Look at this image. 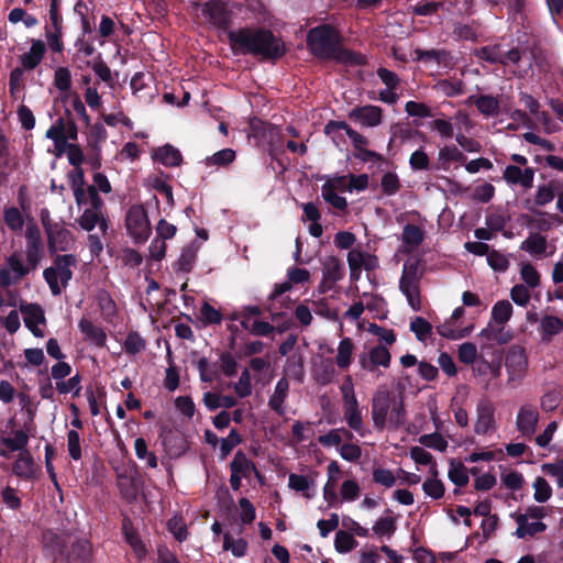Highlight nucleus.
Segmentation results:
<instances>
[{"mask_svg":"<svg viewBox=\"0 0 563 563\" xmlns=\"http://www.w3.org/2000/svg\"><path fill=\"white\" fill-rule=\"evenodd\" d=\"M228 37L232 49L242 54L278 58L285 53L282 40L267 30L244 27L230 31Z\"/></svg>","mask_w":563,"mask_h":563,"instance_id":"obj_1","label":"nucleus"},{"mask_svg":"<svg viewBox=\"0 0 563 563\" xmlns=\"http://www.w3.org/2000/svg\"><path fill=\"white\" fill-rule=\"evenodd\" d=\"M310 52L320 58L335 59L351 64H362L363 57L341 47L340 35L330 25L311 29L307 35Z\"/></svg>","mask_w":563,"mask_h":563,"instance_id":"obj_2","label":"nucleus"},{"mask_svg":"<svg viewBox=\"0 0 563 563\" xmlns=\"http://www.w3.org/2000/svg\"><path fill=\"white\" fill-rule=\"evenodd\" d=\"M372 420L377 430L400 428L406 420L402 400L391 397L387 390H378L372 402Z\"/></svg>","mask_w":563,"mask_h":563,"instance_id":"obj_3","label":"nucleus"},{"mask_svg":"<svg viewBox=\"0 0 563 563\" xmlns=\"http://www.w3.org/2000/svg\"><path fill=\"white\" fill-rule=\"evenodd\" d=\"M77 265V258L73 254L57 255L53 264L43 272L51 292L58 296L67 287L73 278V271Z\"/></svg>","mask_w":563,"mask_h":563,"instance_id":"obj_4","label":"nucleus"},{"mask_svg":"<svg viewBox=\"0 0 563 563\" xmlns=\"http://www.w3.org/2000/svg\"><path fill=\"white\" fill-rule=\"evenodd\" d=\"M422 275L423 269L420 266L419 260L409 258L404 263L399 289L415 311L421 309L420 280Z\"/></svg>","mask_w":563,"mask_h":563,"instance_id":"obj_5","label":"nucleus"},{"mask_svg":"<svg viewBox=\"0 0 563 563\" xmlns=\"http://www.w3.org/2000/svg\"><path fill=\"white\" fill-rule=\"evenodd\" d=\"M197 16L210 27L225 30L232 21L229 3L222 0H210L198 8Z\"/></svg>","mask_w":563,"mask_h":563,"instance_id":"obj_6","label":"nucleus"},{"mask_svg":"<svg viewBox=\"0 0 563 563\" xmlns=\"http://www.w3.org/2000/svg\"><path fill=\"white\" fill-rule=\"evenodd\" d=\"M125 229L134 243H145L152 227L146 210L141 205L131 206L125 214Z\"/></svg>","mask_w":563,"mask_h":563,"instance_id":"obj_7","label":"nucleus"},{"mask_svg":"<svg viewBox=\"0 0 563 563\" xmlns=\"http://www.w3.org/2000/svg\"><path fill=\"white\" fill-rule=\"evenodd\" d=\"M508 384L511 387L518 386L525 378L528 369V358L522 346L512 345L506 354L505 361Z\"/></svg>","mask_w":563,"mask_h":563,"instance_id":"obj_8","label":"nucleus"},{"mask_svg":"<svg viewBox=\"0 0 563 563\" xmlns=\"http://www.w3.org/2000/svg\"><path fill=\"white\" fill-rule=\"evenodd\" d=\"M84 173L81 169L76 172L73 179V191L75 201L79 209L103 207V201L99 197L95 186H86L84 184Z\"/></svg>","mask_w":563,"mask_h":563,"instance_id":"obj_9","label":"nucleus"},{"mask_svg":"<svg viewBox=\"0 0 563 563\" xmlns=\"http://www.w3.org/2000/svg\"><path fill=\"white\" fill-rule=\"evenodd\" d=\"M347 264L351 277L357 279L362 269H375L378 266V260L375 255L362 251L361 249H352L347 254Z\"/></svg>","mask_w":563,"mask_h":563,"instance_id":"obj_10","label":"nucleus"},{"mask_svg":"<svg viewBox=\"0 0 563 563\" xmlns=\"http://www.w3.org/2000/svg\"><path fill=\"white\" fill-rule=\"evenodd\" d=\"M20 311L25 327L37 338L44 336L42 325L45 324L43 308L37 303H21Z\"/></svg>","mask_w":563,"mask_h":563,"instance_id":"obj_11","label":"nucleus"},{"mask_svg":"<svg viewBox=\"0 0 563 563\" xmlns=\"http://www.w3.org/2000/svg\"><path fill=\"white\" fill-rule=\"evenodd\" d=\"M495 408L489 401L482 400L476 408L474 431L476 434L486 435L495 432Z\"/></svg>","mask_w":563,"mask_h":563,"instance_id":"obj_12","label":"nucleus"},{"mask_svg":"<svg viewBox=\"0 0 563 563\" xmlns=\"http://www.w3.org/2000/svg\"><path fill=\"white\" fill-rule=\"evenodd\" d=\"M539 421V411L534 405L525 404L519 408L516 418L517 430L525 437H531Z\"/></svg>","mask_w":563,"mask_h":563,"instance_id":"obj_13","label":"nucleus"},{"mask_svg":"<svg viewBox=\"0 0 563 563\" xmlns=\"http://www.w3.org/2000/svg\"><path fill=\"white\" fill-rule=\"evenodd\" d=\"M26 238V260L32 268L40 263L43 254L41 231L37 225H29L25 233Z\"/></svg>","mask_w":563,"mask_h":563,"instance_id":"obj_14","label":"nucleus"},{"mask_svg":"<svg viewBox=\"0 0 563 563\" xmlns=\"http://www.w3.org/2000/svg\"><path fill=\"white\" fill-rule=\"evenodd\" d=\"M349 117L363 126L374 128L382 123L383 111L377 106L366 104L353 108Z\"/></svg>","mask_w":563,"mask_h":563,"instance_id":"obj_15","label":"nucleus"},{"mask_svg":"<svg viewBox=\"0 0 563 563\" xmlns=\"http://www.w3.org/2000/svg\"><path fill=\"white\" fill-rule=\"evenodd\" d=\"M332 128L341 129V130L345 131L346 135L352 141L354 147L362 153V155H361L362 159L365 161V159L373 158L376 156V154L374 152L366 150V146L368 145V140L365 136H363L362 134H360L358 132H356L355 130H353L352 128H350L349 124H346L345 122H333L332 121V122L328 123L325 126L327 132Z\"/></svg>","mask_w":563,"mask_h":563,"instance_id":"obj_16","label":"nucleus"},{"mask_svg":"<svg viewBox=\"0 0 563 563\" xmlns=\"http://www.w3.org/2000/svg\"><path fill=\"white\" fill-rule=\"evenodd\" d=\"M48 247L52 253L67 251L74 244V238L69 230L63 227H52L47 230Z\"/></svg>","mask_w":563,"mask_h":563,"instance_id":"obj_17","label":"nucleus"},{"mask_svg":"<svg viewBox=\"0 0 563 563\" xmlns=\"http://www.w3.org/2000/svg\"><path fill=\"white\" fill-rule=\"evenodd\" d=\"M503 177L510 185L518 184L521 187L528 189L532 187L534 169L531 167H526L522 169L516 165H508L504 170Z\"/></svg>","mask_w":563,"mask_h":563,"instance_id":"obj_18","label":"nucleus"},{"mask_svg":"<svg viewBox=\"0 0 563 563\" xmlns=\"http://www.w3.org/2000/svg\"><path fill=\"white\" fill-rule=\"evenodd\" d=\"M82 210V214L78 219L80 228L89 232L98 225L99 229L106 233L108 221L103 217L102 207L85 208Z\"/></svg>","mask_w":563,"mask_h":563,"instance_id":"obj_19","label":"nucleus"},{"mask_svg":"<svg viewBox=\"0 0 563 563\" xmlns=\"http://www.w3.org/2000/svg\"><path fill=\"white\" fill-rule=\"evenodd\" d=\"M79 331L81 332L84 340L95 344L98 347H103L107 341V334L104 330L93 323L90 319L82 317L78 322Z\"/></svg>","mask_w":563,"mask_h":563,"instance_id":"obj_20","label":"nucleus"},{"mask_svg":"<svg viewBox=\"0 0 563 563\" xmlns=\"http://www.w3.org/2000/svg\"><path fill=\"white\" fill-rule=\"evenodd\" d=\"M343 277V265L335 256H327L322 261V286L331 288Z\"/></svg>","mask_w":563,"mask_h":563,"instance_id":"obj_21","label":"nucleus"},{"mask_svg":"<svg viewBox=\"0 0 563 563\" xmlns=\"http://www.w3.org/2000/svg\"><path fill=\"white\" fill-rule=\"evenodd\" d=\"M231 473L244 478L249 479L252 474H254L260 481H262V475L257 471L255 464L242 452H238L233 460L230 463Z\"/></svg>","mask_w":563,"mask_h":563,"instance_id":"obj_22","label":"nucleus"},{"mask_svg":"<svg viewBox=\"0 0 563 563\" xmlns=\"http://www.w3.org/2000/svg\"><path fill=\"white\" fill-rule=\"evenodd\" d=\"M289 393V382L287 378H280L274 388L273 394L269 396L268 406L279 416L286 413V400Z\"/></svg>","mask_w":563,"mask_h":563,"instance_id":"obj_23","label":"nucleus"},{"mask_svg":"<svg viewBox=\"0 0 563 563\" xmlns=\"http://www.w3.org/2000/svg\"><path fill=\"white\" fill-rule=\"evenodd\" d=\"M361 366L366 371H374L376 366L388 367L390 364V353L387 347L378 345L373 347L368 356L360 360Z\"/></svg>","mask_w":563,"mask_h":563,"instance_id":"obj_24","label":"nucleus"},{"mask_svg":"<svg viewBox=\"0 0 563 563\" xmlns=\"http://www.w3.org/2000/svg\"><path fill=\"white\" fill-rule=\"evenodd\" d=\"M473 329L474 325L472 324L462 328L457 321H453V319L450 317L448 320L437 327V332L445 339L460 340L468 336Z\"/></svg>","mask_w":563,"mask_h":563,"instance_id":"obj_25","label":"nucleus"},{"mask_svg":"<svg viewBox=\"0 0 563 563\" xmlns=\"http://www.w3.org/2000/svg\"><path fill=\"white\" fill-rule=\"evenodd\" d=\"M122 531L125 538V541L130 544L132 548L135 556L137 560L145 559L147 554V549L143 541L140 539L137 532L132 526V522L130 519H124L122 522Z\"/></svg>","mask_w":563,"mask_h":563,"instance_id":"obj_26","label":"nucleus"},{"mask_svg":"<svg viewBox=\"0 0 563 563\" xmlns=\"http://www.w3.org/2000/svg\"><path fill=\"white\" fill-rule=\"evenodd\" d=\"M467 104H475L484 117H496L499 113V101L490 95L471 96Z\"/></svg>","mask_w":563,"mask_h":563,"instance_id":"obj_27","label":"nucleus"},{"mask_svg":"<svg viewBox=\"0 0 563 563\" xmlns=\"http://www.w3.org/2000/svg\"><path fill=\"white\" fill-rule=\"evenodd\" d=\"M548 249V240L540 233H530L528 238L521 242L520 250L529 253L534 257H545Z\"/></svg>","mask_w":563,"mask_h":563,"instance_id":"obj_28","label":"nucleus"},{"mask_svg":"<svg viewBox=\"0 0 563 563\" xmlns=\"http://www.w3.org/2000/svg\"><path fill=\"white\" fill-rule=\"evenodd\" d=\"M343 417L347 426L357 432L360 435H364L362 413L358 408V401H350L343 404Z\"/></svg>","mask_w":563,"mask_h":563,"instance_id":"obj_29","label":"nucleus"},{"mask_svg":"<svg viewBox=\"0 0 563 563\" xmlns=\"http://www.w3.org/2000/svg\"><path fill=\"white\" fill-rule=\"evenodd\" d=\"M479 336L488 342H495L497 344H505L512 339L511 333L505 330V324H497L492 320L484 329H482Z\"/></svg>","mask_w":563,"mask_h":563,"instance_id":"obj_30","label":"nucleus"},{"mask_svg":"<svg viewBox=\"0 0 563 563\" xmlns=\"http://www.w3.org/2000/svg\"><path fill=\"white\" fill-rule=\"evenodd\" d=\"M45 44L41 40H32L29 52L21 56V64L25 69H34L43 59L45 54Z\"/></svg>","mask_w":563,"mask_h":563,"instance_id":"obj_31","label":"nucleus"},{"mask_svg":"<svg viewBox=\"0 0 563 563\" xmlns=\"http://www.w3.org/2000/svg\"><path fill=\"white\" fill-rule=\"evenodd\" d=\"M152 157L168 167H176L183 161L180 152L169 144L155 148Z\"/></svg>","mask_w":563,"mask_h":563,"instance_id":"obj_32","label":"nucleus"},{"mask_svg":"<svg viewBox=\"0 0 563 563\" xmlns=\"http://www.w3.org/2000/svg\"><path fill=\"white\" fill-rule=\"evenodd\" d=\"M424 239L423 230L415 224L405 225L401 233L402 251L411 252L417 249Z\"/></svg>","mask_w":563,"mask_h":563,"instance_id":"obj_33","label":"nucleus"},{"mask_svg":"<svg viewBox=\"0 0 563 563\" xmlns=\"http://www.w3.org/2000/svg\"><path fill=\"white\" fill-rule=\"evenodd\" d=\"M46 136L54 142V154L60 156L66 150L65 120H56L46 132Z\"/></svg>","mask_w":563,"mask_h":563,"instance_id":"obj_34","label":"nucleus"},{"mask_svg":"<svg viewBox=\"0 0 563 563\" xmlns=\"http://www.w3.org/2000/svg\"><path fill=\"white\" fill-rule=\"evenodd\" d=\"M517 530L515 534L519 539H523L526 537H534L538 533L545 531L547 525L542 521H536L528 519L526 517L516 516Z\"/></svg>","mask_w":563,"mask_h":563,"instance_id":"obj_35","label":"nucleus"},{"mask_svg":"<svg viewBox=\"0 0 563 563\" xmlns=\"http://www.w3.org/2000/svg\"><path fill=\"white\" fill-rule=\"evenodd\" d=\"M563 331V319L556 316H543L539 324V333L543 341H551V339Z\"/></svg>","mask_w":563,"mask_h":563,"instance_id":"obj_36","label":"nucleus"},{"mask_svg":"<svg viewBox=\"0 0 563 563\" xmlns=\"http://www.w3.org/2000/svg\"><path fill=\"white\" fill-rule=\"evenodd\" d=\"M412 59L417 62H422L426 65L437 64L444 65L449 64V54L445 51L439 49H429L424 51L421 48H416L412 53Z\"/></svg>","mask_w":563,"mask_h":563,"instance_id":"obj_37","label":"nucleus"},{"mask_svg":"<svg viewBox=\"0 0 563 563\" xmlns=\"http://www.w3.org/2000/svg\"><path fill=\"white\" fill-rule=\"evenodd\" d=\"M13 473L21 478H31L34 476V463L29 451L19 454L12 466Z\"/></svg>","mask_w":563,"mask_h":563,"instance_id":"obj_38","label":"nucleus"},{"mask_svg":"<svg viewBox=\"0 0 563 563\" xmlns=\"http://www.w3.org/2000/svg\"><path fill=\"white\" fill-rule=\"evenodd\" d=\"M353 438V433L345 428H338L330 430L327 434L320 435L318 441L321 445L325 448L330 446H341L344 440H351Z\"/></svg>","mask_w":563,"mask_h":563,"instance_id":"obj_39","label":"nucleus"},{"mask_svg":"<svg viewBox=\"0 0 563 563\" xmlns=\"http://www.w3.org/2000/svg\"><path fill=\"white\" fill-rule=\"evenodd\" d=\"M519 274L523 285L530 287L531 289H536L540 286L541 275L536 266L530 262L525 261L519 263Z\"/></svg>","mask_w":563,"mask_h":563,"instance_id":"obj_40","label":"nucleus"},{"mask_svg":"<svg viewBox=\"0 0 563 563\" xmlns=\"http://www.w3.org/2000/svg\"><path fill=\"white\" fill-rule=\"evenodd\" d=\"M118 488L125 500L131 503L136 499L139 488L132 475L120 474L118 476Z\"/></svg>","mask_w":563,"mask_h":563,"instance_id":"obj_41","label":"nucleus"},{"mask_svg":"<svg viewBox=\"0 0 563 563\" xmlns=\"http://www.w3.org/2000/svg\"><path fill=\"white\" fill-rule=\"evenodd\" d=\"M438 159L441 168L446 170L452 163L464 162L465 156L455 145H445L440 148Z\"/></svg>","mask_w":563,"mask_h":563,"instance_id":"obj_42","label":"nucleus"},{"mask_svg":"<svg viewBox=\"0 0 563 563\" xmlns=\"http://www.w3.org/2000/svg\"><path fill=\"white\" fill-rule=\"evenodd\" d=\"M481 56L487 60L499 62L504 65L517 64L521 58L520 52L516 48L509 51L505 55H500L498 52L492 48H484Z\"/></svg>","mask_w":563,"mask_h":563,"instance_id":"obj_43","label":"nucleus"},{"mask_svg":"<svg viewBox=\"0 0 563 563\" xmlns=\"http://www.w3.org/2000/svg\"><path fill=\"white\" fill-rule=\"evenodd\" d=\"M512 312V305L508 300H498L492 308L490 320L497 324H506Z\"/></svg>","mask_w":563,"mask_h":563,"instance_id":"obj_44","label":"nucleus"},{"mask_svg":"<svg viewBox=\"0 0 563 563\" xmlns=\"http://www.w3.org/2000/svg\"><path fill=\"white\" fill-rule=\"evenodd\" d=\"M354 344L350 338L340 341L335 363L340 368H347L352 362Z\"/></svg>","mask_w":563,"mask_h":563,"instance_id":"obj_45","label":"nucleus"},{"mask_svg":"<svg viewBox=\"0 0 563 563\" xmlns=\"http://www.w3.org/2000/svg\"><path fill=\"white\" fill-rule=\"evenodd\" d=\"M312 483L303 475L291 473L288 477V487L297 493H301L306 499L313 497L311 492Z\"/></svg>","mask_w":563,"mask_h":563,"instance_id":"obj_46","label":"nucleus"},{"mask_svg":"<svg viewBox=\"0 0 563 563\" xmlns=\"http://www.w3.org/2000/svg\"><path fill=\"white\" fill-rule=\"evenodd\" d=\"M29 443V432L26 430H14L11 434L3 439V444L10 451H26Z\"/></svg>","mask_w":563,"mask_h":563,"instance_id":"obj_47","label":"nucleus"},{"mask_svg":"<svg viewBox=\"0 0 563 563\" xmlns=\"http://www.w3.org/2000/svg\"><path fill=\"white\" fill-rule=\"evenodd\" d=\"M358 545L357 541L354 539L353 534L339 530L335 533L334 538V548L339 553H349L354 550Z\"/></svg>","mask_w":563,"mask_h":563,"instance_id":"obj_48","label":"nucleus"},{"mask_svg":"<svg viewBox=\"0 0 563 563\" xmlns=\"http://www.w3.org/2000/svg\"><path fill=\"white\" fill-rule=\"evenodd\" d=\"M449 478L457 486H465L468 483V471L461 462L452 461L450 463Z\"/></svg>","mask_w":563,"mask_h":563,"instance_id":"obj_49","label":"nucleus"},{"mask_svg":"<svg viewBox=\"0 0 563 563\" xmlns=\"http://www.w3.org/2000/svg\"><path fill=\"white\" fill-rule=\"evenodd\" d=\"M419 443L439 452H444L449 445L445 438L438 432L421 435L419 438Z\"/></svg>","mask_w":563,"mask_h":563,"instance_id":"obj_50","label":"nucleus"},{"mask_svg":"<svg viewBox=\"0 0 563 563\" xmlns=\"http://www.w3.org/2000/svg\"><path fill=\"white\" fill-rule=\"evenodd\" d=\"M223 549L225 551H231V553L236 558H242L245 555L247 550V542L244 539H234L229 533L223 537Z\"/></svg>","mask_w":563,"mask_h":563,"instance_id":"obj_51","label":"nucleus"},{"mask_svg":"<svg viewBox=\"0 0 563 563\" xmlns=\"http://www.w3.org/2000/svg\"><path fill=\"white\" fill-rule=\"evenodd\" d=\"M135 454L140 460H145L146 465L151 468L157 467V457L153 452L147 450V444L143 438H137L134 441Z\"/></svg>","mask_w":563,"mask_h":563,"instance_id":"obj_52","label":"nucleus"},{"mask_svg":"<svg viewBox=\"0 0 563 563\" xmlns=\"http://www.w3.org/2000/svg\"><path fill=\"white\" fill-rule=\"evenodd\" d=\"M533 498L537 503H547L552 497V488L550 484L543 477H537L532 484Z\"/></svg>","mask_w":563,"mask_h":563,"instance_id":"obj_53","label":"nucleus"},{"mask_svg":"<svg viewBox=\"0 0 563 563\" xmlns=\"http://www.w3.org/2000/svg\"><path fill=\"white\" fill-rule=\"evenodd\" d=\"M361 487L355 479H346L340 488L341 503H351L360 497Z\"/></svg>","mask_w":563,"mask_h":563,"instance_id":"obj_54","label":"nucleus"},{"mask_svg":"<svg viewBox=\"0 0 563 563\" xmlns=\"http://www.w3.org/2000/svg\"><path fill=\"white\" fill-rule=\"evenodd\" d=\"M98 306L102 318L106 321H111L117 312V306L113 299L106 291L99 292L98 295Z\"/></svg>","mask_w":563,"mask_h":563,"instance_id":"obj_55","label":"nucleus"},{"mask_svg":"<svg viewBox=\"0 0 563 563\" xmlns=\"http://www.w3.org/2000/svg\"><path fill=\"white\" fill-rule=\"evenodd\" d=\"M410 457L419 465H430V471L437 475V465L433 456L421 446H412L410 449Z\"/></svg>","mask_w":563,"mask_h":563,"instance_id":"obj_56","label":"nucleus"},{"mask_svg":"<svg viewBox=\"0 0 563 563\" xmlns=\"http://www.w3.org/2000/svg\"><path fill=\"white\" fill-rule=\"evenodd\" d=\"M372 529L377 537L390 538L396 530V521L390 516L380 517Z\"/></svg>","mask_w":563,"mask_h":563,"instance_id":"obj_57","label":"nucleus"},{"mask_svg":"<svg viewBox=\"0 0 563 563\" xmlns=\"http://www.w3.org/2000/svg\"><path fill=\"white\" fill-rule=\"evenodd\" d=\"M235 159V152L232 148H223L206 158L207 166H227Z\"/></svg>","mask_w":563,"mask_h":563,"instance_id":"obj_58","label":"nucleus"},{"mask_svg":"<svg viewBox=\"0 0 563 563\" xmlns=\"http://www.w3.org/2000/svg\"><path fill=\"white\" fill-rule=\"evenodd\" d=\"M434 88L446 97H454L463 93L461 80L443 79L435 84Z\"/></svg>","mask_w":563,"mask_h":563,"instance_id":"obj_59","label":"nucleus"},{"mask_svg":"<svg viewBox=\"0 0 563 563\" xmlns=\"http://www.w3.org/2000/svg\"><path fill=\"white\" fill-rule=\"evenodd\" d=\"M9 88L14 99H20L24 89V71L22 68H14L10 74Z\"/></svg>","mask_w":563,"mask_h":563,"instance_id":"obj_60","label":"nucleus"},{"mask_svg":"<svg viewBox=\"0 0 563 563\" xmlns=\"http://www.w3.org/2000/svg\"><path fill=\"white\" fill-rule=\"evenodd\" d=\"M4 223L14 232L21 231L24 225V219L20 210L15 207H10L4 210Z\"/></svg>","mask_w":563,"mask_h":563,"instance_id":"obj_61","label":"nucleus"},{"mask_svg":"<svg viewBox=\"0 0 563 563\" xmlns=\"http://www.w3.org/2000/svg\"><path fill=\"white\" fill-rule=\"evenodd\" d=\"M488 265L496 272H506L509 267V256L499 251H490L487 255Z\"/></svg>","mask_w":563,"mask_h":563,"instance_id":"obj_62","label":"nucleus"},{"mask_svg":"<svg viewBox=\"0 0 563 563\" xmlns=\"http://www.w3.org/2000/svg\"><path fill=\"white\" fill-rule=\"evenodd\" d=\"M410 330L419 341H426L431 335L432 325L422 317H416L410 322Z\"/></svg>","mask_w":563,"mask_h":563,"instance_id":"obj_63","label":"nucleus"},{"mask_svg":"<svg viewBox=\"0 0 563 563\" xmlns=\"http://www.w3.org/2000/svg\"><path fill=\"white\" fill-rule=\"evenodd\" d=\"M530 289V287L523 284H517L510 290V298L516 305L526 307L531 299Z\"/></svg>","mask_w":563,"mask_h":563,"instance_id":"obj_64","label":"nucleus"}]
</instances>
